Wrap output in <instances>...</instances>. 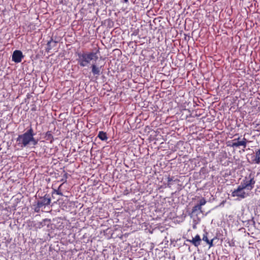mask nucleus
I'll list each match as a JSON object with an SVG mask.
<instances>
[{
    "instance_id": "1",
    "label": "nucleus",
    "mask_w": 260,
    "mask_h": 260,
    "mask_svg": "<svg viewBox=\"0 0 260 260\" xmlns=\"http://www.w3.org/2000/svg\"><path fill=\"white\" fill-rule=\"evenodd\" d=\"M77 61L81 67H86L91 60L96 61L98 59L96 53L93 52H79L77 53Z\"/></svg>"
},
{
    "instance_id": "2",
    "label": "nucleus",
    "mask_w": 260,
    "mask_h": 260,
    "mask_svg": "<svg viewBox=\"0 0 260 260\" xmlns=\"http://www.w3.org/2000/svg\"><path fill=\"white\" fill-rule=\"evenodd\" d=\"M33 131L32 127L30 126L24 134L18 135L16 139V143L21 149L30 146V141Z\"/></svg>"
},
{
    "instance_id": "3",
    "label": "nucleus",
    "mask_w": 260,
    "mask_h": 260,
    "mask_svg": "<svg viewBox=\"0 0 260 260\" xmlns=\"http://www.w3.org/2000/svg\"><path fill=\"white\" fill-rule=\"evenodd\" d=\"M244 189V188L240 185L236 189H234L233 191L232 190L231 196L233 197H237L241 199H244L247 196Z\"/></svg>"
},
{
    "instance_id": "4",
    "label": "nucleus",
    "mask_w": 260,
    "mask_h": 260,
    "mask_svg": "<svg viewBox=\"0 0 260 260\" xmlns=\"http://www.w3.org/2000/svg\"><path fill=\"white\" fill-rule=\"evenodd\" d=\"M51 202V198L49 194H45L43 197H40V199L37 201L39 204V207H42L49 205Z\"/></svg>"
},
{
    "instance_id": "5",
    "label": "nucleus",
    "mask_w": 260,
    "mask_h": 260,
    "mask_svg": "<svg viewBox=\"0 0 260 260\" xmlns=\"http://www.w3.org/2000/svg\"><path fill=\"white\" fill-rule=\"evenodd\" d=\"M24 56L20 50H15L12 55V60L15 63H19L22 61Z\"/></svg>"
},
{
    "instance_id": "6",
    "label": "nucleus",
    "mask_w": 260,
    "mask_h": 260,
    "mask_svg": "<svg viewBox=\"0 0 260 260\" xmlns=\"http://www.w3.org/2000/svg\"><path fill=\"white\" fill-rule=\"evenodd\" d=\"M255 183V181L254 178H252L249 180L244 181L240 185L243 187V188H244V189L251 190L253 188Z\"/></svg>"
},
{
    "instance_id": "7",
    "label": "nucleus",
    "mask_w": 260,
    "mask_h": 260,
    "mask_svg": "<svg viewBox=\"0 0 260 260\" xmlns=\"http://www.w3.org/2000/svg\"><path fill=\"white\" fill-rule=\"evenodd\" d=\"M239 139L240 138L239 137L238 139L233 140L231 146L234 148L242 146L245 148L246 147L247 140L245 138H243L242 141H239Z\"/></svg>"
},
{
    "instance_id": "8",
    "label": "nucleus",
    "mask_w": 260,
    "mask_h": 260,
    "mask_svg": "<svg viewBox=\"0 0 260 260\" xmlns=\"http://www.w3.org/2000/svg\"><path fill=\"white\" fill-rule=\"evenodd\" d=\"M90 68L91 69V72L92 74L94 76H95L96 77L99 76L102 73V66L99 67L96 66L95 63H93L91 66Z\"/></svg>"
},
{
    "instance_id": "9",
    "label": "nucleus",
    "mask_w": 260,
    "mask_h": 260,
    "mask_svg": "<svg viewBox=\"0 0 260 260\" xmlns=\"http://www.w3.org/2000/svg\"><path fill=\"white\" fill-rule=\"evenodd\" d=\"M194 246L198 247L201 244V239L199 235H197L194 238H192L191 240H188Z\"/></svg>"
},
{
    "instance_id": "10",
    "label": "nucleus",
    "mask_w": 260,
    "mask_h": 260,
    "mask_svg": "<svg viewBox=\"0 0 260 260\" xmlns=\"http://www.w3.org/2000/svg\"><path fill=\"white\" fill-rule=\"evenodd\" d=\"M252 162L256 164H260V149L255 150L254 158Z\"/></svg>"
},
{
    "instance_id": "11",
    "label": "nucleus",
    "mask_w": 260,
    "mask_h": 260,
    "mask_svg": "<svg viewBox=\"0 0 260 260\" xmlns=\"http://www.w3.org/2000/svg\"><path fill=\"white\" fill-rule=\"evenodd\" d=\"M192 213L196 214L197 215L200 213H202V207L199 206L198 204L196 205L192 208Z\"/></svg>"
},
{
    "instance_id": "12",
    "label": "nucleus",
    "mask_w": 260,
    "mask_h": 260,
    "mask_svg": "<svg viewBox=\"0 0 260 260\" xmlns=\"http://www.w3.org/2000/svg\"><path fill=\"white\" fill-rule=\"evenodd\" d=\"M207 235H208L207 233H206L205 234H204L203 235L202 240L204 241H205L208 244H209V247H210L213 246V241L214 239H212V240H209L208 238Z\"/></svg>"
},
{
    "instance_id": "13",
    "label": "nucleus",
    "mask_w": 260,
    "mask_h": 260,
    "mask_svg": "<svg viewBox=\"0 0 260 260\" xmlns=\"http://www.w3.org/2000/svg\"><path fill=\"white\" fill-rule=\"evenodd\" d=\"M56 41H53V40L51 39V40L48 41L47 43V51L48 52L50 50L52 49V47H54L56 45Z\"/></svg>"
},
{
    "instance_id": "14",
    "label": "nucleus",
    "mask_w": 260,
    "mask_h": 260,
    "mask_svg": "<svg viewBox=\"0 0 260 260\" xmlns=\"http://www.w3.org/2000/svg\"><path fill=\"white\" fill-rule=\"evenodd\" d=\"M45 138L47 140H49L50 143H52L54 140L53 136L51 134V132L48 131L45 134Z\"/></svg>"
},
{
    "instance_id": "15",
    "label": "nucleus",
    "mask_w": 260,
    "mask_h": 260,
    "mask_svg": "<svg viewBox=\"0 0 260 260\" xmlns=\"http://www.w3.org/2000/svg\"><path fill=\"white\" fill-rule=\"evenodd\" d=\"M98 137L102 141H106L108 139L106 133L103 131L99 132Z\"/></svg>"
},
{
    "instance_id": "16",
    "label": "nucleus",
    "mask_w": 260,
    "mask_h": 260,
    "mask_svg": "<svg viewBox=\"0 0 260 260\" xmlns=\"http://www.w3.org/2000/svg\"><path fill=\"white\" fill-rule=\"evenodd\" d=\"M35 135H36V133L34 132V131H33V133H32V134L31 136V138L30 139V145L35 146L38 144V140L34 138V136H35Z\"/></svg>"
},
{
    "instance_id": "17",
    "label": "nucleus",
    "mask_w": 260,
    "mask_h": 260,
    "mask_svg": "<svg viewBox=\"0 0 260 260\" xmlns=\"http://www.w3.org/2000/svg\"><path fill=\"white\" fill-rule=\"evenodd\" d=\"M62 185V184H61L59 187H58V190H55V189H54L53 192H52V197H53V194L54 193H56L57 194H58V195H60V196H62V193L60 191H59V188H60L61 186Z\"/></svg>"
},
{
    "instance_id": "18",
    "label": "nucleus",
    "mask_w": 260,
    "mask_h": 260,
    "mask_svg": "<svg viewBox=\"0 0 260 260\" xmlns=\"http://www.w3.org/2000/svg\"><path fill=\"white\" fill-rule=\"evenodd\" d=\"M199 204L198 205L202 207V206L204 205L206 203V201L204 198H202L199 202Z\"/></svg>"
},
{
    "instance_id": "19",
    "label": "nucleus",
    "mask_w": 260,
    "mask_h": 260,
    "mask_svg": "<svg viewBox=\"0 0 260 260\" xmlns=\"http://www.w3.org/2000/svg\"><path fill=\"white\" fill-rule=\"evenodd\" d=\"M167 181H168V186L171 187L170 182L171 181H173V178L172 177H169L167 178Z\"/></svg>"
},
{
    "instance_id": "20",
    "label": "nucleus",
    "mask_w": 260,
    "mask_h": 260,
    "mask_svg": "<svg viewBox=\"0 0 260 260\" xmlns=\"http://www.w3.org/2000/svg\"><path fill=\"white\" fill-rule=\"evenodd\" d=\"M41 208V207H39V204H38V203H37V206H36V207H35V211L36 212H39L40 211V208Z\"/></svg>"
},
{
    "instance_id": "21",
    "label": "nucleus",
    "mask_w": 260,
    "mask_h": 260,
    "mask_svg": "<svg viewBox=\"0 0 260 260\" xmlns=\"http://www.w3.org/2000/svg\"><path fill=\"white\" fill-rule=\"evenodd\" d=\"M122 1H123V2L124 3H128V0H122Z\"/></svg>"
}]
</instances>
